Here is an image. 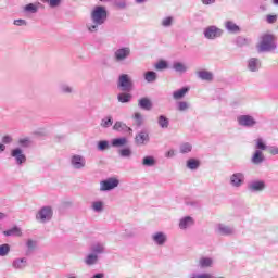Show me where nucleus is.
<instances>
[{
    "label": "nucleus",
    "mask_w": 278,
    "mask_h": 278,
    "mask_svg": "<svg viewBox=\"0 0 278 278\" xmlns=\"http://www.w3.org/2000/svg\"><path fill=\"white\" fill-rule=\"evenodd\" d=\"M60 91L63 93V94H73V87H71L70 85L67 84H62L60 86Z\"/></svg>",
    "instance_id": "44"
},
{
    "label": "nucleus",
    "mask_w": 278,
    "mask_h": 278,
    "mask_svg": "<svg viewBox=\"0 0 278 278\" xmlns=\"http://www.w3.org/2000/svg\"><path fill=\"white\" fill-rule=\"evenodd\" d=\"M192 151V144L189 142H185L180 144V153L186 154Z\"/></svg>",
    "instance_id": "45"
},
{
    "label": "nucleus",
    "mask_w": 278,
    "mask_h": 278,
    "mask_svg": "<svg viewBox=\"0 0 278 278\" xmlns=\"http://www.w3.org/2000/svg\"><path fill=\"white\" fill-rule=\"evenodd\" d=\"M245 177L244 173L237 172L230 175L229 177V184L232 188H242L244 186Z\"/></svg>",
    "instance_id": "9"
},
{
    "label": "nucleus",
    "mask_w": 278,
    "mask_h": 278,
    "mask_svg": "<svg viewBox=\"0 0 278 278\" xmlns=\"http://www.w3.org/2000/svg\"><path fill=\"white\" fill-rule=\"evenodd\" d=\"M188 278H214L210 273H191Z\"/></svg>",
    "instance_id": "42"
},
{
    "label": "nucleus",
    "mask_w": 278,
    "mask_h": 278,
    "mask_svg": "<svg viewBox=\"0 0 278 278\" xmlns=\"http://www.w3.org/2000/svg\"><path fill=\"white\" fill-rule=\"evenodd\" d=\"M215 231L218 236H236V227L223 223L215 226Z\"/></svg>",
    "instance_id": "8"
},
{
    "label": "nucleus",
    "mask_w": 278,
    "mask_h": 278,
    "mask_svg": "<svg viewBox=\"0 0 278 278\" xmlns=\"http://www.w3.org/2000/svg\"><path fill=\"white\" fill-rule=\"evenodd\" d=\"M12 137L10 136V135H7V136H4L3 138H2V142H3V144H11V142H12Z\"/></svg>",
    "instance_id": "57"
},
{
    "label": "nucleus",
    "mask_w": 278,
    "mask_h": 278,
    "mask_svg": "<svg viewBox=\"0 0 278 278\" xmlns=\"http://www.w3.org/2000/svg\"><path fill=\"white\" fill-rule=\"evenodd\" d=\"M132 99V96L127 92H122L117 94V101L119 103H130Z\"/></svg>",
    "instance_id": "34"
},
{
    "label": "nucleus",
    "mask_w": 278,
    "mask_h": 278,
    "mask_svg": "<svg viewBox=\"0 0 278 278\" xmlns=\"http://www.w3.org/2000/svg\"><path fill=\"white\" fill-rule=\"evenodd\" d=\"M17 144L20 146V149H29V147H31V140L28 137L21 138L18 139Z\"/></svg>",
    "instance_id": "39"
},
{
    "label": "nucleus",
    "mask_w": 278,
    "mask_h": 278,
    "mask_svg": "<svg viewBox=\"0 0 278 278\" xmlns=\"http://www.w3.org/2000/svg\"><path fill=\"white\" fill-rule=\"evenodd\" d=\"M214 266V260L211 257H201L198 261V268H212Z\"/></svg>",
    "instance_id": "21"
},
{
    "label": "nucleus",
    "mask_w": 278,
    "mask_h": 278,
    "mask_svg": "<svg viewBox=\"0 0 278 278\" xmlns=\"http://www.w3.org/2000/svg\"><path fill=\"white\" fill-rule=\"evenodd\" d=\"M8 218V215L5 213L0 212V220H5Z\"/></svg>",
    "instance_id": "62"
},
{
    "label": "nucleus",
    "mask_w": 278,
    "mask_h": 278,
    "mask_svg": "<svg viewBox=\"0 0 278 278\" xmlns=\"http://www.w3.org/2000/svg\"><path fill=\"white\" fill-rule=\"evenodd\" d=\"M235 45H237V47H249V45H251V39L238 36L235 39Z\"/></svg>",
    "instance_id": "32"
},
{
    "label": "nucleus",
    "mask_w": 278,
    "mask_h": 278,
    "mask_svg": "<svg viewBox=\"0 0 278 278\" xmlns=\"http://www.w3.org/2000/svg\"><path fill=\"white\" fill-rule=\"evenodd\" d=\"M97 262H99V255L91 253L88 254L85 258V264L87 266H94V264H97Z\"/></svg>",
    "instance_id": "31"
},
{
    "label": "nucleus",
    "mask_w": 278,
    "mask_h": 278,
    "mask_svg": "<svg viewBox=\"0 0 278 278\" xmlns=\"http://www.w3.org/2000/svg\"><path fill=\"white\" fill-rule=\"evenodd\" d=\"M71 165L75 170H81L86 168V157L80 154H74L70 159Z\"/></svg>",
    "instance_id": "10"
},
{
    "label": "nucleus",
    "mask_w": 278,
    "mask_h": 278,
    "mask_svg": "<svg viewBox=\"0 0 278 278\" xmlns=\"http://www.w3.org/2000/svg\"><path fill=\"white\" fill-rule=\"evenodd\" d=\"M11 157L14 159L15 164H17V166H23V164H25V162H27V156L25 155V153L23 152V149H21V148L12 149Z\"/></svg>",
    "instance_id": "11"
},
{
    "label": "nucleus",
    "mask_w": 278,
    "mask_h": 278,
    "mask_svg": "<svg viewBox=\"0 0 278 278\" xmlns=\"http://www.w3.org/2000/svg\"><path fill=\"white\" fill-rule=\"evenodd\" d=\"M103 201H94L91 204V208L93 210V212L101 214V212H103Z\"/></svg>",
    "instance_id": "40"
},
{
    "label": "nucleus",
    "mask_w": 278,
    "mask_h": 278,
    "mask_svg": "<svg viewBox=\"0 0 278 278\" xmlns=\"http://www.w3.org/2000/svg\"><path fill=\"white\" fill-rule=\"evenodd\" d=\"M260 10H262V12H266V5L264 4L260 5Z\"/></svg>",
    "instance_id": "64"
},
{
    "label": "nucleus",
    "mask_w": 278,
    "mask_h": 278,
    "mask_svg": "<svg viewBox=\"0 0 278 278\" xmlns=\"http://www.w3.org/2000/svg\"><path fill=\"white\" fill-rule=\"evenodd\" d=\"M203 5H214L216 3V0H201Z\"/></svg>",
    "instance_id": "59"
},
{
    "label": "nucleus",
    "mask_w": 278,
    "mask_h": 278,
    "mask_svg": "<svg viewBox=\"0 0 278 278\" xmlns=\"http://www.w3.org/2000/svg\"><path fill=\"white\" fill-rule=\"evenodd\" d=\"M155 71H166V68H168V62L162 60L159 61L155 66H154Z\"/></svg>",
    "instance_id": "46"
},
{
    "label": "nucleus",
    "mask_w": 278,
    "mask_h": 278,
    "mask_svg": "<svg viewBox=\"0 0 278 278\" xmlns=\"http://www.w3.org/2000/svg\"><path fill=\"white\" fill-rule=\"evenodd\" d=\"M127 142V137H119V138H114L111 140V147H114L115 149H121V147H126Z\"/></svg>",
    "instance_id": "23"
},
{
    "label": "nucleus",
    "mask_w": 278,
    "mask_h": 278,
    "mask_svg": "<svg viewBox=\"0 0 278 278\" xmlns=\"http://www.w3.org/2000/svg\"><path fill=\"white\" fill-rule=\"evenodd\" d=\"M13 24L16 25L17 27H23V26L27 25V21H25V20H15L13 22Z\"/></svg>",
    "instance_id": "56"
},
{
    "label": "nucleus",
    "mask_w": 278,
    "mask_h": 278,
    "mask_svg": "<svg viewBox=\"0 0 278 278\" xmlns=\"http://www.w3.org/2000/svg\"><path fill=\"white\" fill-rule=\"evenodd\" d=\"M118 179L109 178L106 180H102L100 182V192H108L110 190H114V188H118Z\"/></svg>",
    "instance_id": "12"
},
{
    "label": "nucleus",
    "mask_w": 278,
    "mask_h": 278,
    "mask_svg": "<svg viewBox=\"0 0 278 278\" xmlns=\"http://www.w3.org/2000/svg\"><path fill=\"white\" fill-rule=\"evenodd\" d=\"M3 236L7 238H21V236H23V230L18 226H14L11 229L4 230Z\"/></svg>",
    "instance_id": "18"
},
{
    "label": "nucleus",
    "mask_w": 278,
    "mask_h": 278,
    "mask_svg": "<svg viewBox=\"0 0 278 278\" xmlns=\"http://www.w3.org/2000/svg\"><path fill=\"white\" fill-rule=\"evenodd\" d=\"M131 55V48L122 47L114 51L113 58L117 64L125 62Z\"/></svg>",
    "instance_id": "6"
},
{
    "label": "nucleus",
    "mask_w": 278,
    "mask_h": 278,
    "mask_svg": "<svg viewBox=\"0 0 278 278\" xmlns=\"http://www.w3.org/2000/svg\"><path fill=\"white\" fill-rule=\"evenodd\" d=\"M157 125L161 127V129H168V126L170 125V121L165 115H160L157 117Z\"/></svg>",
    "instance_id": "29"
},
{
    "label": "nucleus",
    "mask_w": 278,
    "mask_h": 278,
    "mask_svg": "<svg viewBox=\"0 0 278 278\" xmlns=\"http://www.w3.org/2000/svg\"><path fill=\"white\" fill-rule=\"evenodd\" d=\"M118 155H119V157L129 159V157H131V155H134V152L131 151V148L127 147V148L119 149Z\"/></svg>",
    "instance_id": "38"
},
{
    "label": "nucleus",
    "mask_w": 278,
    "mask_h": 278,
    "mask_svg": "<svg viewBox=\"0 0 278 278\" xmlns=\"http://www.w3.org/2000/svg\"><path fill=\"white\" fill-rule=\"evenodd\" d=\"M197 77L202 81H214V73L207 70L197 72Z\"/></svg>",
    "instance_id": "20"
},
{
    "label": "nucleus",
    "mask_w": 278,
    "mask_h": 278,
    "mask_svg": "<svg viewBox=\"0 0 278 278\" xmlns=\"http://www.w3.org/2000/svg\"><path fill=\"white\" fill-rule=\"evenodd\" d=\"M141 164H142V166H147V167L151 168L157 164V161L155 160V156L147 155L142 159Z\"/></svg>",
    "instance_id": "27"
},
{
    "label": "nucleus",
    "mask_w": 278,
    "mask_h": 278,
    "mask_svg": "<svg viewBox=\"0 0 278 278\" xmlns=\"http://www.w3.org/2000/svg\"><path fill=\"white\" fill-rule=\"evenodd\" d=\"M194 225V218L190 216L182 217L179 220V229H188V227H192Z\"/></svg>",
    "instance_id": "24"
},
{
    "label": "nucleus",
    "mask_w": 278,
    "mask_h": 278,
    "mask_svg": "<svg viewBox=\"0 0 278 278\" xmlns=\"http://www.w3.org/2000/svg\"><path fill=\"white\" fill-rule=\"evenodd\" d=\"M144 79L148 84H153V81L157 80V73L153 71H148L144 73Z\"/></svg>",
    "instance_id": "35"
},
{
    "label": "nucleus",
    "mask_w": 278,
    "mask_h": 278,
    "mask_svg": "<svg viewBox=\"0 0 278 278\" xmlns=\"http://www.w3.org/2000/svg\"><path fill=\"white\" fill-rule=\"evenodd\" d=\"M265 160H266V157L264 156V153L261 152V150H256L251 157V163L252 164H264Z\"/></svg>",
    "instance_id": "22"
},
{
    "label": "nucleus",
    "mask_w": 278,
    "mask_h": 278,
    "mask_svg": "<svg viewBox=\"0 0 278 278\" xmlns=\"http://www.w3.org/2000/svg\"><path fill=\"white\" fill-rule=\"evenodd\" d=\"M173 23H175L174 16H167L161 21L162 27H173Z\"/></svg>",
    "instance_id": "41"
},
{
    "label": "nucleus",
    "mask_w": 278,
    "mask_h": 278,
    "mask_svg": "<svg viewBox=\"0 0 278 278\" xmlns=\"http://www.w3.org/2000/svg\"><path fill=\"white\" fill-rule=\"evenodd\" d=\"M134 118L136 121L137 126L140 127V125H142V114L135 113Z\"/></svg>",
    "instance_id": "53"
},
{
    "label": "nucleus",
    "mask_w": 278,
    "mask_h": 278,
    "mask_svg": "<svg viewBox=\"0 0 278 278\" xmlns=\"http://www.w3.org/2000/svg\"><path fill=\"white\" fill-rule=\"evenodd\" d=\"M12 268H14V270H25L27 268V257L13 260Z\"/></svg>",
    "instance_id": "17"
},
{
    "label": "nucleus",
    "mask_w": 278,
    "mask_h": 278,
    "mask_svg": "<svg viewBox=\"0 0 278 278\" xmlns=\"http://www.w3.org/2000/svg\"><path fill=\"white\" fill-rule=\"evenodd\" d=\"M203 34L206 40H216L217 38H220L223 36L224 31L217 26L212 25L204 28Z\"/></svg>",
    "instance_id": "7"
},
{
    "label": "nucleus",
    "mask_w": 278,
    "mask_h": 278,
    "mask_svg": "<svg viewBox=\"0 0 278 278\" xmlns=\"http://www.w3.org/2000/svg\"><path fill=\"white\" fill-rule=\"evenodd\" d=\"M113 130L119 131L122 134H129V136H131V134L134 131L131 129V127L127 126V124H125L123 122H115V124L113 125Z\"/></svg>",
    "instance_id": "16"
},
{
    "label": "nucleus",
    "mask_w": 278,
    "mask_h": 278,
    "mask_svg": "<svg viewBox=\"0 0 278 278\" xmlns=\"http://www.w3.org/2000/svg\"><path fill=\"white\" fill-rule=\"evenodd\" d=\"M173 68L176 73H186L188 71V66L181 62H174Z\"/></svg>",
    "instance_id": "37"
},
{
    "label": "nucleus",
    "mask_w": 278,
    "mask_h": 278,
    "mask_svg": "<svg viewBox=\"0 0 278 278\" xmlns=\"http://www.w3.org/2000/svg\"><path fill=\"white\" fill-rule=\"evenodd\" d=\"M26 247L27 249H29L30 251H33V249H36V241L28 239L26 242Z\"/></svg>",
    "instance_id": "55"
},
{
    "label": "nucleus",
    "mask_w": 278,
    "mask_h": 278,
    "mask_svg": "<svg viewBox=\"0 0 278 278\" xmlns=\"http://www.w3.org/2000/svg\"><path fill=\"white\" fill-rule=\"evenodd\" d=\"M35 218L38 223L42 224L51 222V218H53V207L49 205L42 206L38 210Z\"/></svg>",
    "instance_id": "3"
},
{
    "label": "nucleus",
    "mask_w": 278,
    "mask_h": 278,
    "mask_svg": "<svg viewBox=\"0 0 278 278\" xmlns=\"http://www.w3.org/2000/svg\"><path fill=\"white\" fill-rule=\"evenodd\" d=\"M10 253V244L4 243L0 245V257H5Z\"/></svg>",
    "instance_id": "43"
},
{
    "label": "nucleus",
    "mask_w": 278,
    "mask_h": 278,
    "mask_svg": "<svg viewBox=\"0 0 278 278\" xmlns=\"http://www.w3.org/2000/svg\"><path fill=\"white\" fill-rule=\"evenodd\" d=\"M177 108H178L179 112H186V110H188V108H190V104H188V102H186V101H180V102H178Z\"/></svg>",
    "instance_id": "50"
},
{
    "label": "nucleus",
    "mask_w": 278,
    "mask_h": 278,
    "mask_svg": "<svg viewBox=\"0 0 278 278\" xmlns=\"http://www.w3.org/2000/svg\"><path fill=\"white\" fill-rule=\"evenodd\" d=\"M91 251L94 255H101V253H105V245L102 243H96L91 247Z\"/></svg>",
    "instance_id": "36"
},
{
    "label": "nucleus",
    "mask_w": 278,
    "mask_h": 278,
    "mask_svg": "<svg viewBox=\"0 0 278 278\" xmlns=\"http://www.w3.org/2000/svg\"><path fill=\"white\" fill-rule=\"evenodd\" d=\"M188 92H190V87H182L181 89L173 92V99L179 101V99H184Z\"/></svg>",
    "instance_id": "25"
},
{
    "label": "nucleus",
    "mask_w": 278,
    "mask_h": 278,
    "mask_svg": "<svg viewBox=\"0 0 278 278\" xmlns=\"http://www.w3.org/2000/svg\"><path fill=\"white\" fill-rule=\"evenodd\" d=\"M24 10L29 14H36V12H38V7L34 3H29L26 7H24Z\"/></svg>",
    "instance_id": "48"
},
{
    "label": "nucleus",
    "mask_w": 278,
    "mask_h": 278,
    "mask_svg": "<svg viewBox=\"0 0 278 278\" xmlns=\"http://www.w3.org/2000/svg\"><path fill=\"white\" fill-rule=\"evenodd\" d=\"M151 238L154 244H156L157 247H164L168 241V236H166V233L162 231L153 233Z\"/></svg>",
    "instance_id": "14"
},
{
    "label": "nucleus",
    "mask_w": 278,
    "mask_h": 278,
    "mask_svg": "<svg viewBox=\"0 0 278 278\" xmlns=\"http://www.w3.org/2000/svg\"><path fill=\"white\" fill-rule=\"evenodd\" d=\"M114 125V119L112 118L111 115L105 116L104 118L101 119L100 127L103 129H108Z\"/></svg>",
    "instance_id": "33"
},
{
    "label": "nucleus",
    "mask_w": 278,
    "mask_h": 278,
    "mask_svg": "<svg viewBox=\"0 0 278 278\" xmlns=\"http://www.w3.org/2000/svg\"><path fill=\"white\" fill-rule=\"evenodd\" d=\"M201 166V161L197 159H189L187 161V168L189 170H198V168Z\"/></svg>",
    "instance_id": "30"
},
{
    "label": "nucleus",
    "mask_w": 278,
    "mask_h": 278,
    "mask_svg": "<svg viewBox=\"0 0 278 278\" xmlns=\"http://www.w3.org/2000/svg\"><path fill=\"white\" fill-rule=\"evenodd\" d=\"M266 23H268L269 25H273V23H277V15H267Z\"/></svg>",
    "instance_id": "54"
},
{
    "label": "nucleus",
    "mask_w": 278,
    "mask_h": 278,
    "mask_svg": "<svg viewBox=\"0 0 278 278\" xmlns=\"http://www.w3.org/2000/svg\"><path fill=\"white\" fill-rule=\"evenodd\" d=\"M50 8H60L62 5V0H48Z\"/></svg>",
    "instance_id": "52"
},
{
    "label": "nucleus",
    "mask_w": 278,
    "mask_h": 278,
    "mask_svg": "<svg viewBox=\"0 0 278 278\" xmlns=\"http://www.w3.org/2000/svg\"><path fill=\"white\" fill-rule=\"evenodd\" d=\"M256 149H260L261 151H266L267 147L266 143H264V139L258 138L256 140Z\"/></svg>",
    "instance_id": "51"
},
{
    "label": "nucleus",
    "mask_w": 278,
    "mask_h": 278,
    "mask_svg": "<svg viewBox=\"0 0 278 278\" xmlns=\"http://www.w3.org/2000/svg\"><path fill=\"white\" fill-rule=\"evenodd\" d=\"M165 157H175V150H169L165 153Z\"/></svg>",
    "instance_id": "60"
},
{
    "label": "nucleus",
    "mask_w": 278,
    "mask_h": 278,
    "mask_svg": "<svg viewBox=\"0 0 278 278\" xmlns=\"http://www.w3.org/2000/svg\"><path fill=\"white\" fill-rule=\"evenodd\" d=\"M237 123L239 127H245L247 129H253L257 125V119L253 115H239L237 116Z\"/></svg>",
    "instance_id": "5"
},
{
    "label": "nucleus",
    "mask_w": 278,
    "mask_h": 278,
    "mask_svg": "<svg viewBox=\"0 0 278 278\" xmlns=\"http://www.w3.org/2000/svg\"><path fill=\"white\" fill-rule=\"evenodd\" d=\"M90 23L86 27L90 34H97L102 25L108 21V9L103 5H97L90 13Z\"/></svg>",
    "instance_id": "1"
},
{
    "label": "nucleus",
    "mask_w": 278,
    "mask_h": 278,
    "mask_svg": "<svg viewBox=\"0 0 278 278\" xmlns=\"http://www.w3.org/2000/svg\"><path fill=\"white\" fill-rule=\"evenodd\" d=\"M138 106L141 110H146L149 112V110H151L153 108V103L151 102V100L149 98H141L138 102Z\"/></svg>",
    "instance_id": "26"
},
{
    "label": "nucleus",
    "mask_w": 278,
    "mask_h": 278,
    "mask_svg": "<svg viewBox=\"0 0 278 278\" xmlns=\"http://www.w3.org/2000/svg\"><path fill=\"white\" fill-rule=\"evenodd\" d=\"M269 153L271 155H278V148L273 146V147H269Z\"/></svg>",
    "instance_id": "58"
},
{
    "label": "nucleus",
    "mask_w": 278,
    "mask_h": 278,
    "mask_svg": "<svg viewBox=\"0 0 278 278\" xmlns=\"http://www.w3.org/2000/svg\"><path fill=\"white\" fill-rule=\"evenodd\" d=\"M257 49L260 53H268L270 51H275V49H277V45L275 43V36L268 33L263 34L261 36V41Z\"/></svg>",
    "instance_id": "2"
},
{
    "label": "nucleus",
    "mask_w": 278,
    "mask_h": 278,
    "mask_svg": "<svg viewBox=\"0 0 278 278\" xmlns=\"http://www.w3.org/2000/svg\"><path fill=\"white\" fill-rule=\"evenodd\" d=\"M117 88H121L122 92H131L134 90V81L127 74H122L118 77Z\"/></svg>",
    "instance_id": "4"
},
{
    "label": "nucleus",
    "mask_w": 278,
    "mask_h": 278,
    "mask_svg": "<svg viewBox=\"0 0 278 278\" xmlns=\"http://www.w3.org/2000/svg\"><path fill=\"white\" fill-rule=\"evenodd\" d=\"M262 68V62L257 58H251L248 60V71L250 73H257Z\"/></svg>",
    "instance_id": "15"
},
{
    "label": "nucleus",
    "mask_w": 278,
    "mask_h": 278,
    "mask_svg": "<svg viewBox=\"0 0 278 278\" xmlns=\"http://www.w3.org/2000/svg\"><path fill=\"white\" fill-rule=\"evenodd\" d=\"M250 192H264L266 190V182L264 180H254L248 185Z\"/></svg>",
    "instance_id": "13"
},
{
    "label": "nucleus",
    "mask_w": 278,
    "mask_h": 278,
    "mask_svg": "<svg viewBox=\"0 0 278 278\" xmlns=\"http://www.w3.org/2000/svg\"><path fill=\"white\" fill-rule=\"evenodd\" d=\"M117 10H125L127 8V0H115Z\"/></svg>",
    "instance_id": "49"
},
{
    "label": "nucleus",
    "mask_w": 278,
    "mask_h": 278,
    "mask_svg": "<svg viewBox=\"0 0 278 278\" xmlns=\"http://www.w3.org/2000/svg\"><path fill=\"white\" fill-rule=\"evenodd\" d=\"M225 29L228 31V34H240V31H242L240 26H238V24H236L233 21H226Z\"/></svg>",
    "instance_id": "19"
},
{
    "label": "nucleus",
    "mask_w": 278,
    "mask_h": 278,
    "mask_svg": "<svg viewBox=\"0 0 278 278\" xmlns=\"http://www.w3.org/2000/svg\"><path fill=\"white\" fill-rule=\"evenodd\" d=\"M91 278H105V274L98 273V274H94Z\"/></svg>",
    "instance_id": "61"
},
{
    "label": "nucleus",
    "mask_w": 278,
    "mask_h": 278,
    "mask_svg": "<svg viewBox=\"0 0 278 278\" xmlns=\"http://www.w3.org/2000/svg\"><path fill=\"white\" fill-rule=\"evenodd\" d=\"M110 149V141L101 140L98 142V151H108Z\"/></svg>",
    "instance_id": "47"
},
{
    "label": "nucleus",
    "mask_w": 278,
    "mask_h": 278,
    "mask_svg": "<svg viewBox=\"0 0 278 278\" xmlns=\"http://www.w3.org/2000/svg\"><path fill=\"white\" fill-rule=\"evenodd\" d=\"M136 144H144V142H149V134L147 131H140L135 138Z\"/></svg>",
    "instance_id": "28"
},
{
    "label": "nucleus",
    "mask_w": 278,
    "mask_h": 278,
    "mask_svg": "<svg viewBox=\"0 0 278 278\" xmlns=\"http://www.w3.org/2000/svg\"><path fill=\"white\" fill-rule=\"evenodd\" d=\"M5 151V144L0 143V152L3 153Z\"/></svg>",
    "instance_id": "63"
}]
</instances>
